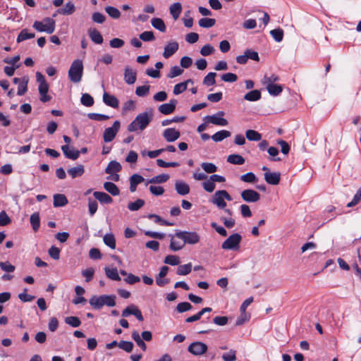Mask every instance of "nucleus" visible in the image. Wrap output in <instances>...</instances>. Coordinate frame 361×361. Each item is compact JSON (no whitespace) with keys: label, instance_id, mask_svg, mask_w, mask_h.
Masks as SVG:
<instances>
[{"label":"nucleus","instance_id":"obj_1","mask_svg":"<svg viewBox=\"0 0 361 361\" xmlns=\"http://www.w3.org/2000/svg\"><path fill=\"white\" fill-rule=\"evenodd\" d=\"M152 120V113H141L128 125V130L129 132L142 131L147 128Z\"/></svg>","mask_w":361,"mask_h":361},{"label":"nucleus","instance_id":"obj_2","mask_svg":"<svg viewBox=\"0 0 361 361\" xmlns=\"http://www.w3.org/2000/svg\"><path fill=\"white\" fill-rule=\"evenodd\" d=\"M83 75V64L80 59L74 60L68 71V78L74 83L81 81Z\"/></svg>","mask_w":361,"mask_h":361},{"label":"nucleus","instance_id":"obj_3","mask_svg":"<svg viewBox=\"0 0 361 361\" xmlns=\"http://www.w3.org/2000/svg\"><path fill=\"white\" fill-rule=\"evenodd\" d=\"M233 199L229 193L225 190H216L211 199V202L216 205L218 209L226 207V201H231Z\"/></svg>","mask_w":361,"mask_h":361},{"label":"nucleus","instance_id":"obj_4","mask_svg":"<svg viewBox=\"0 0 361 361\" xmlns=\"http://www.w3.org/2000/svg\"><path fill=\"white\" fill-rule=\"evenodd\" d=\"M33 27L39 32H45L48 34H52L55 30V20L51 18H45L42 21H35Z\"/></svg>","mask_w":361,"mask_h":361},{"label":"nucleus","instance_id":"obj_5","mask_svg":"<svg viewBox=\"0 0 361 361\" xmlns=\"http://www.w3.org/2000/svg\"><path fill=\"white\" fill-rule=\"evenodd\" d=\"M176 236L177 238L180 240H183L185 244H196L200 242V237L196 232H188V231H176Z\"/></svg>","mask_w":361,"mask_h":361},{"label":"nucleus","instance_id":"obj_6","mask_svg":"<svg viewBox=\"0 0 361 361\" xmlns=\"http://www.w3.org/2000/svg\"><path fill=\"white\" fill-rule=\"evenodd\" d=\"M241 240L242 237L239 233H233L222 243L221 247L224 250H238Z\"/></svg>","mask_w":361,"mask_h":361},{"label":"nucleus","instance_id":"obj_7","mask_svg":"<svg viewBox=\"0 0 361 361\" xmlns=\"http://www.w3.org/2000/svg\"><path fill=\"white\" fill-rule=\"evenodd\" d=\"M121 123L118 121H116L111 127L104 130L103 139L105 142H111L116 137L120 128Z\"/></svg>","mask_w":361,"mask_h":361},{"label":"nucleus","instance_id":"obj_8","mask_svg":"<svg viewBox=\"0 0 361 361\" xmlns=\"http://www.w3.org/2000/svg\"><path fill=\"white\" fill-rule=\"evenodd\" d=\"M225 113L222 111H218L216 114L207 116L204 118V121L214 125L226 126L228 125V121L224 118Z\"/></svg>","mask_w":361,"mask_h":361},{"label":"nucleus","instance_id":"obj_9","mask_svg":"<svg viewBox=\"0 0 361 361\" xmlns=\"http://www.w3.org/2000/svg\"><path fill=\"white\" fill-rule=\"evenodd\" d=\"M241 198L246 202L254 203L260 200V194L252 189H246L241 192Z\"/></svg>","mask_w":361,"mask_h":361},{"label":"nucleus","instance_id":"obj_10","mask_svg":"<svg viewBox=\"0 0 361 361\" xmlns=\"http://www.w3.org/2000/svg\"><path fill=\"white\" fill-rule=\"evenodd\" d=\"M188 350L194 355H201L207 352V345L202 342L196 341L188 346Z\"/></svg>","mask_w":361,"mask_h":361},{"label":"nucleus","instance_id":"obj_11","mask_svg":"<svg viewBox=\"0 0 361 361\" xmlns=\"http://www.w3.org/2000/svg\"><path fill=\"white\" fill-rule=\"evenodd\" d=\"M130 315H134L140 322L144 320L141 311L135 305L128 306L122 312V316L124 317H127Z\"/></svg>","mask_w":361,"mask_h":361},{"label":"nucleus","instance_id":"obj_12","mask_svg":"<svg viewBox=\"0 0 361 361\" xmlns=\"http://www.w3.org/2000/svg\"><path fill=\"white\" fill-rule=\"evenodd\" d=\"M177 102V100L175 99H171L169 103L160 105L158 109L162 114H170L174 111Z\"/></svg>","mask_w":361,"mask_h":361},{"label":"nucleus","instance_id":"obj_13","mask_svg":"<svg viewBox=\"0 0 361 361\" xmlns=\"http://www.w3.org/2000/svg\"><path fill=\"white\" fill-rule=\"evenodd\" d=\"M61 150L66 158L72 160L77 159L80 156L79 150L75 149L73 147H70L68 145L61 146Z\"/></svg>","mask_w":361,"mask_h":361},{"label":"nucleus","instance_id":"obj_14","mask_svg":"<svg viewBox=\"0 0 361 361\" xmlns=\"http://www.w3.org/2000/svg\"><path fill=\"white\" fill-rule=\"evenodd\" d=\"M178 42L175 41L169 42L164 47L163 56L165 59H169L178 51Z\"/></svg>","mask_w":361,"mask_h":361},{"label":"nucleus","instance_id":"obj_15","mask_svg":"<svg viewBox=\"0 0 361 361\" xmlns=\"http://www.w3.org/2000/svg\"><path fill=\"white\" fill-rule=\"evenodd\" d=\"M265 181L270 185H278L281 180V173L279 172H265L264 174Z\"/></svg>","mask_w":361,"mask_h":361},{"label":"nucleus","instance_id":"obj_16","mask_svg":"<svg viewBox=\"0 0 361 361\" xmlns=\"http://www.w3.org/2000/svg\"><path fill=\"white\" fill-rule=\"evenodd\" d=\"M163 136L167 142H172L179 138L180 132L173 128H166L163 133Z\"/></svg>","mask_w":361,"mask_h":361},{"label":"nucleus","instance_id":"obj_17","mask_svg":"<svg viewBox=\"0 0 361 361\" xmlns=\"http://www.w3.org/2000/svg\"><path fill=\"white\" fill-rule=\"evenodd\" d=\"M137 78L136 72L126 66L124 70V80L128 85H133L135 82Z\"/></svg>","mask_w":361,"mask_h":361},{"label":"nucleus","instance_id":"obj_18","mask_svg":"<svg viewBox=\"0 0 361 361\" xmlns=\"http://www.w3.org/2000/svg\"><path fill=\"white\" fill-rule=\"evenodd\" d=\"M185 242L183 240H180L177 238L176 236V233L174 235H171V243L169 247L172 251H178L183 248L185 246Z\"/></svg>","mask_w":361,"mask_h":361},{"label":"nucleus","instance_id":"obj_19","mask_svg":"<svg viewBox=\"0 0 361 361\" xmlns=\"http://www.w3.org/2000/svg\"><path fill=\"white\" fill-rule=\"evenodd\" d=\"M38 90L40 95L39 99L41 102H47L51 100V97L47 94L49 91V85L47 82L39 84Z\"/></svg>","mask_w":361,"mask_h":361},{"label":"nucleus","instance_id":"obj_20","mask_svg":"<svg viewBox=\"0 0 361 361\" xmlns=\"http://www.w3.org/2000/svg\"><path fill=\"white\" fill-rule=\"evenodd\" d=\"M103 102L107 105L112 108H118V99L107 92H104L103 94Z\"/></svg>","mask_w":361,"mask_h":361},{"label":"nucleus","instance_id":"obj_21","mask_svg":"<svg viewBox=\"0 0 361 361\" xmlns=\"http://www.w3.org/2000/svg\"><path fill=\"white\" fill-rule=\"evenodd\" d=\"M175 189L177 193L180 195H185L190 192L189 185L186 183L181 180L176 182Z\"/></svg>","mask_w":361,"mask_h":361},{"label":"nucleus","instance_id":"obj_22","mask_svg":"<svg viewBox=\"0 0 361 361\" xmlns=\"http://www.w3.org/2000/svg\"><path fill=\"white\" fill-rule=\"evenodd\" d=\"M88 35L91 40L95 44H100L103 42V37L101 33L94 28H90L88 30Z\"/></svg>","mask_w":361,"mask_h":361},{"label":"nucleus","instance_id":"obj_23","mask_svg":"<svg viewBox=\"0 0 361 361\" xmlns=\"http://www.w3.org/2000/svg\"><path fill=\"white\" fill-rule=\"evenodd\" d=\"M121 169L122 167L119 162L111 161L105 169V173L107 174H113L114 173L119 172Z\"/></svg>","mask_w":361,"mask_h":361},{"label":"nucleus","instance_id":"obj_24","mask_svg":"<svg viewBox=\"0 0 361 361\" xmlns=\"http://www.w3.org/2000/svg\"><path fill=\"white\" fill-rule=\"evenodd\" d=\"M94 197L102 204H110L113 202V199L104 192H94Z\"/></svg>","mask_w":361,"mask_h":361},{"label":"nucleus","instance_id":"obj_25","mask_svg":"<svg viewBox=\"0 0 361 361\" xmlns=\"http://www.w3.org/2000/svg\"><path fill=\"white\" fill-rule=\"evenodd\" d=\"M53 198V204L55 207H63L68 204V200L64 195L56 194Z\"/></svg>","mask_w":361,"mask_h":361},{"label":"nucleus","instance_id":"obj_26","mask_svg":"<svg viewBox=\"0 0 361 361\" xmlns=\"http://www.w3.org/2000/svg\"><path fill=\"white\" fill-rule=\"evenodd\" d=\"M169 179V176L168 174H160L153 178L148 179L146 181V185L150 183H163L166 182Z\"/></svg>","mask_w":361,"mask_h":361},{"label":"nucleus","instance_id":"obj_27","mask_svg":"<svg viewBox=\"0 0 361 361\" xmlns=\"http://www.w3.org/2000/svg\"><path fill=\"white\" fill-rule=\"evenodd\" d=\"M261 98V92L258 90H252L244 95V99L249 102H256Z\"/></svg>","mask_w":361,"mask_h":361},{"label":"nucleus","instance_id":"obj_28","mask_svg":"<svg viewBox=\"0 0 361 361\" xmlns=\"http://www.w3.org/2000/svg\"><path fill=\"white\" fill-rule=\"evenodd\" d=\"M152 25L157 30L160 32H166V27L161 18H154L151 20Z\"/></svg>","mask_w":361,"mask_h":361},{"label":"nucleus","instance_id":"obj_29","mask_svg":"<svg viewBox=\"0 0 361 361\" xmlns=\"http://www.w3.org/2000/svg\"><path fill=\"white\" fill-rule=\"evenodd\" d=\"M85 172L84 166L78 165L75 167L71 168L68 170V174L73 178H75L78 176H81Z\"/></svg>","mask_w":361,"mask_h":361},{"label":"nucleus","instance_id":"obj_30","mask_svg":"<svg viewBox=\"0 0 361 361\" xmlns=\"http://www.w3.org/2000/svg\"><path fill=\"white\" fill-rule=\"evenodd\" d=\"M170 13L172 15L174 20H176L178 18L181 11H182V6L180 3H174L172 5H171L170 8Z\"/></svg>","mask_w":361,"mask_h":361},{"label":"nucleus","instance_id":"obj_31","mask_svg":"<svg viewBox=\"0 0 361 361\" xmlns=\"http://www.w3.org/2000/svg\"><path fill=\"white\" fill-rule=\"evenodd\" d=\"M268 92L272 96H277L283 91V87L280 85L269 84L266 85Z\"/></svg>","mask_w":361,"mask_h":361},{"label":"nucleus","instance_id":"obj_32","mask_svg":"<svg viewBox=\"0 0 361 361\" xmlns=\"http://www.w3.org/2000/svg\"><path fill=\"white\" fill-rule=\"evenodd\" d=\"M231 136V133L226 130H222L214 133L211 137L214 142H221L224 139Z\"/></svg>","mask_w":361,"mask_h":361},{"label":"nucleus","instance_id":"obj_33","mask_svg":"<svg viewBox=\"0 0 361 361\" xmlns=\"http://www.w3.org/2000/svg\"><path fill=\"white\" fill-rule=\"evenodd\" d=\"M188 83H193V81L191 79H188L183 82L176 84L173 87V94L177 95L183 92L186 90Z\"/></svg>","mask_w":361,"mask_h":361},{"label":"nucleus","instance_id":"obj_34","mask_svg":"<svg viewBox=\"0 0 361 361\" xmlns=\"http://www.w3.org/2000/svg\"><path fill=\"white\" fill-rule=\"evenodd\" d=\"M104 188L114 196L118 195L120 193V190L118 187L111 182H105L104 183Z\"/></svg>","mask_w":361,"mask_h":361},{"label":"nucleus","instance_id":"obj_35","mask_svg":"<svg viewBox=\"0 0 361 361\" xmlns=\"http://www.w3.org/2000/svg\"><path fill=\"white\" fill-rule=\"evenodd\" d=\"M75 11V7L74 4L71 1H69L66 4L63 8L59 9L58 13L62 15H71Z\"/></svg>","mask_w":361,"mask_h":361},{"label":"nucleus","instance_id":"obj_36","mask_svg":"<svg viewBox=\"0 0 361 361\" xmlns=\"http://www.w3.org/2000/svg\"><path fill=\"white\" fill-rule=\"evenodd\" d=\"M103 295L100 296H93L92 297L89 302L91 306H92L94 309H101L103 307Z\"/></svg>","mask_w":361,"mask_h":361},{"label":"nucleus","instance_id":"obj_37","mask_svg":"<svg viewBox=\"0 0 361 361\" xmlns=\"http://www.w3.org/2000/svg\"><path fill=\"white\" fill-rule=\"evenodd\" d=\"M30 224L34 231H37L40 226V218L38 212H35L30 216Z\"/></svg>","mask_w":361,"mask_h":361},{"label":"nucleus","instance_id":"obj_38","mask_svg":"<svg viewBox=\"0 0 361 361\" xmlns=\"http://www.w3.org/2000/svg\"><path fill=\"white\" fill-rule=\"evenodd\" d=\"M227 161L232 164L242 165L245 163V159L239 154H231L227 157Z\"/></svg>","mask_w":361,"mask_h":361},{"label":"nucleus","instance_id":"obj_39","mask_svg":"<svg viewBox=\"0 0 361 361\" xmlns=\"http://www.w3.org/2000/svg\"><path fill=\"white\" fill-rule=\"evenodd\" d=\"M28 78L24 76L22 78V80L18 85L17 94L19 96L23 95L27 90V83H28Z\"/></svg>","mask_w":361,"mask_h":361},{"label":"nucleus","instance_id":"obj_40","mask_svg":"<svg viewBox=\"0 0 361 361\" xmlns=\"http://www.w3.org/2000/svg\"><path fill=\"white\" fill-rule=\"evenodd\" d=\"M132 338L135 341L137 345L143 350L145 351L147 349V345L145 343L144 341L141 338L138 331H134L131 334Z\"/></svg>","mask_w":361,"mask_h":361},{"label":"nucleus","instance_id":"obj_41","mask_svg":"<svg viewBox=\"0 0 361 361\" xmlns=\"http://www.w3.org/2000/svg\"><path fill=\"white\" fill-rule=\"evenodd\" d=\"M106 276L114 281H121V278L118 275V270L115 269H109L106 267L104 269Z\"/></svg>","mask_w":361,"mask_h":361},{"label":"nucleus","instance_id":"obj_42","mask_svg":"<svg viewBox=\"0 0 361 361\" xmlns=\"http://www.w3.org/2000/svg\"><path fill=\"white\" fill-rule=\"evenodd\" d=\"M103 240L105 245L111 249L116 248V240L112 233H107L103 237Z\"/></svg>","mask_w":361,"mask_h":361},{"label":"nucleus","instance_id":"obj_43","mask_svg":"<svg viewBox=\"0 0 361 361\" xmlns=\"http://www.w3.org/2000/svg\"><path fill=\"white\" fill-rule=\"evenodd\" d=\"M216 23V20L214 18H201L198 24L200 27L204 28H209L213 27Z\"/></svg>","mask_w":361,"mask_h":361},{"label":"nucleus","instance_id":"obj_44","mask_svg":"<svg viewBox=\"0 0 361 361\" xmlns=\"http://www.w3.org/2000/svg\"><path fill=\"white\" fill-rule=\"evenodd\" d=\"M191 270L192 264L191 263H188L178 266L176 270V274L178 275H187L191 272Z\"/></svg>","mask_w":361,"mask_h":361},{"label":"nucleus","instance_id":"obj_45","mask_svg":"<svg viewBox=\"0 0 361 361\" xmlns=\"http://www.w3.org/2000/svg\"><path fill=\"white\" fill-rule=\"evenodd\" d=\"M245 135L251 141H259L262 139V135L254 130H247L245 132Z\"/></svg>","mask_w":361,"mask_h":361},{"label":"nucleus","instance_id":"obj_46","mask_svg":"<svg viewBox=\"0 0 361 361\" xmlns=\"http://www.w3.org/2000/svg\"><path fill=\"white\" fill-rule=\"evenodd\" d=\"M240 180L245 183H252L257 180V178L252 172H248L243 174L240 178Z\"/></svg>","mask_w":361,"mask_h":361},{"label":"nucleus","instance_id":"obj_47","mask_svg":"<svg viewBox=\"0 0 361 361\" xmlns=\"http://www.w3.org/2000/svg\"><path fill=\"white\" fill-rule=\"evenodd\" d=\"M105 11L109 14L110 17L114 19H118L121 16L120 11L113 6H106L105 7Z\"/></svg>","mask_w":361,"mask_h":361},{"label":"nucleus","instance_id":"obj_48","mask_svg":"<svg viewBox=\"0 0 361 361\" xmlns=\"http://www.w3.org/2000/svg\"><path fill=\"white\" fill-rule=\"evenodd\" d=\"M216 73L214 72L209 73L203 80V84L207 86L214 85L216 83L215 77Z\"/></svg>","mask_w":361,"mask_h":361},{"label":"nucleus","instance_id":"obj_49","mask_svg":"<svg viewBox=\"0 0 361 361\" xmlns=\"http://www.w3.org/2000/svg\"><path fill=\"white\" fill-rule=\"evenodd\" d=\"M35 37L34 33H29L27 32L26 29H23L21 30V32L19 33L18 37H17V42H23L25 39H32Z\"/></svg>","mask_w":361,"mask_h":361},{"label":"nucleus","instance_id":"obj_50","mask_svg":"<svg viewBox=\"0 0 361 361\" xmlns=\"http://www.w3.org/2000/svg\"><path fill=\"white\" fill-rule=\"evenodd\" d=\"M80 102L85 106H92L94 104L93 97L87 93L82 94Z\"/></svg>","mask_w":361,"mask_h":361},{"label":"nucleus","instance_id":"obj_51","mask_svg":"<svg viewBox=\"0 0 361 361\" xmlns=\"http://www.w3.org/2000/svg\"><path fill=\"white\" fill-rule=\"evenodd\" d=\"M145 204V201L142 199H137L133 202H130L128 208L130 211H137Z\"/></svg>","mask_w":361,"mask_h":361},{"label":"nucleus","instance_id":"obj_52","mask_svg":"<svg viewBox=\"0 0 361 361\" xmlns=\"http://www.w3.org/2000/svg\"><path fill=\"white\" fill-rule=\"evenodd\" d=\"M201 167L205 172H207L208 173H212L217 171V166L215 164H214L213 163H210V162L202 163Z\"/></svg>","mask_w":361,"mask_h":361},{"label":"nucleus","instance_id":"obj_53","mask_svg":"<svg viewBox=\"0 0 361 361\" xmlns=\"http://www.w3.org/2000/svg\"><path fill=\"white\" fill-rule=\"evenodd\" d=\"M270 35L275 39V41L280 42L283 40V31L281 28L274 29L270 31Z\"/></svg>","mask_w":361,"mask_h":361},{"label":"nucleus","instance_id":"obj_54","mask_svg":"<svg viewBox=\"0 0 361 361\" xmlns=\"http://www.w3.org/2000/svg\"><path fill=\"white\" fill-rule=\"evenodd\" d=\"M118 346L127 353H130L133 349V343L131 341H121Z\"/></svg>","mask_w":361,"mask_h":361},{"label":"nucleus","instance_id":"obj_55","mask_svg":"<svg viewBox=\"0 0 361 361\" xmlns=\"http://www.w3.org/2000/svg\"><path fill=\"white\" fill-rule=\"evenodd\" d=\"M65 322L73 327H78L81 324V322L79 318L75 316L66 317L65 319Z\"/></svg>","mask_w":361,"mask_h":361},{"label":"nucleus","instance_id":"obj_56","mask_svg":"<svg viewBox=\"0 0 361 361\" xmlns=\"http://www.w3.org/2000/svg\"><path fill=\"white\" fill-rule=\"evenodd\" d=\"M115 295H103V306L114 307L116 305Z\"/></svg>","mask_w":361,"mask_h":361},{"label":"nucleus","instance_id":"obj_57","mask_svg":"<svg viewBox=\"0 0 361 361\" xmlns=\"http://www.w3.org/2000/svg\"><path fill=\"white\" fill-rule=\"evenodd\" d=\"M361 201V187L357 190L351 202L347 204L348 207H353Z\"/></svg>","mask_w":361,"mask_h":361},{"label":"nucleus","instance_id":"obj_58","mask_svg":"<svg viewBox=\"0 0 361 361\" xmlns=\"http://www.w3.org/2000/svg\"><path fill=\"white\" fill-rule=\"evenodd\" d=\"M139 38L144 42H152L155 37L152 31H145L139 35Z\"/></svg>","mask_w":361,"mask_h":361},{"label":"nucleus","instance_id":"obj_59","mask_svg":"<svg viewBox=\"0 0 361 361\" xmlns=\"http://www.w3.org/2000/svg\"><path fill=\"white\" fill-rule=\"evenodd\" d=\"M87 117L91 120L98 121L108 120L110 118L107 115L96 114V113H89L87 114Z\"/></svg>","mask_w":361,"mask_h":361},{"label":"nucleus","instance_id":"obj_60","mask_svg":"<svg viewBox=\"0 0 361 361\" xmlns=\"http://www.w3.org/2000/svg\"><path fill=\"white\" fill-rule=\"evenodd\" d=\"M164 263L172 266L178 265L180 263V259L176 255H167L164 259Z\"/></svg>","mask_w":361,"mask_h":361},{"label":"nucleus","instance_id":"obj_61","mask_svg":"<svg viewBox=\"0 0 361 361\" xmlns=\"http://www.w3.org/2000/svg\"><path fill=\"white\" fill-rule=\"evenodd\" d=\"M149 85H142L137 87L135 94L139 97H145L149 94Z\"/></svg>","mask_w":361,"mask_h":361},{"label":"nucleus","instance_id":"obj_62","mask_svg":"<svg viewBox=\"0 0 361 361\" xmlns=\"http://www.w3.org/2000/svg\"><path fill=\"white\" fill-rule=\"evenodd\" d=\"M192 306L188 302H183L178 304L176 310L179 313H182L192 309Z\"/></svg>","mask_w":361,"mask_h":361},{"label":"nucleus","instance_id":"obj_63","mask_svg":"<svg viewBox=\"0 0 361 361\" xmlns=\"http://www.w3.org/2000/svg\"><path fill=\"white\" fill-rule=\"evenodd\" d=\"M215 51L214 48L210 44L204 45L200 49L201 55L207 56L212 54Z\"/></svg>","mask_w":361,"mask_h":361},{"label":"nucleus","instance_id":"obj_64","mask_svg":"<svg viewBox=\"0 0 361 361\" xmlns=\"http://www.w3.org/2000/svg\"><path fill=\"white\" fill-rule=\"evenodd\" d=\"M183 72V69H181L179 66H175L171 68L170 72L167 76L169 78H173L176 76L181 75Z\"/></svg>","mask_w":361,"mask_h":361}]
</instances>
